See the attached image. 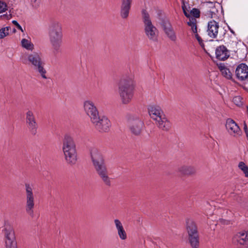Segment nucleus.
Listing matches in <instances>:
<instances>
[{
	"label": "nucleus",
	"instance_id": "f257e3e1",
	"mask_svg": "<svg viewBox=\"0 0 248 248\" xmlns=\"http://www.w3.org/2000/svg\"><path fill=\"white\" fill-rule=\"evenodd\" d=\"M91 155L96 173L105 185L110 186L111 178L108 176V171L102 155L97 149L93 148L91 151Z\"/></svg>",
	"mask_w": 248,
	"mask_h": 248
},
{
	"label": "nucleus",
	"instance_id": "f03ea898",
	"mask_svg": "<svg viewBox=\"0 0 248 248\" xmlns=\"http://www.w3.org/2000/svg\"><path fill=\"white\" fill-rule=\"evenodd\" d=\"M48 36L54 52H60L62 43L63 33L62 24L58 21L50 22L48 26Z\"/></svg>",
	"mask_w": 248,
	"mask_h": 248
},
{
	"label": "nucleus",
	"instance_id": "7ed1b4c3",
	"mask_svg": "<svg viewBox=\"0 0 248 248\" xmlns=\"http://www.w3.org/2000/svg\"><path fill=\"white\" fill-rule=\"evenodd\" d=\"M62 150L66 163L70 166L75 165L78 159L76 145L73 138L69 134L63 137Z\"/></svg>",
	"mask_w": 248,
	"mask_h": 248
},
{
	"label": "nucleus",
	"instance_id": "20e7f679",
	"mask_svg": "<svg viewBox=\"0 0 248 248\" xmlns=\"http://www.w3.org/2000/svg\"><path fill=\"white\" fill-rule=\"evenodd\" d=\"M22 62L23 63L31 65L43 78H47L46 76V71L44 68L45 62L41 53L33 52L27 53L24 57H22Z\"/></svg>",
	"mask_w": 248,
	"mask_h": 248
},
{
	"label": "nucleus",
	"instance_id": "39448f33",
	"mask_svg": "<svg viewBox=\"0 0 248 248\" xmlns=\"http://www.w3.org/2000/svg\"><path fill=\"white\" fill-rule=\"evenodd\" d=\"M133 81L132 78L124 77L118 83V93L124 104L130 102L133 96Z\"/></svg>",
	"mask_w": 248,
	"mask_h": 248
},
{
	"label": "nucleus",
	"instance_id": "423d86ee",
	"mask_svg": "<svg viewBox=\"0 0 248 248\" xmlns=\"http://www.w3.org/2000/svg\"><path fill=\"white\" fill-rule=\"evenodd\" d=\"M142 20L144 31L147 38L151 41L157 42L159 35L158 30L152 23L150 16L147 13L143 12Z\"/></svg>",
	"mask_w": 248,
	"mask_h": 248
},
{
	"label": "nucleus",
	"instance_id": "0eeeda50",
	"mask_svg": "<svg viewBox=\"0 0 248 248\" xmlns=\"http://www.w3.org/2000/svg\"><path fill=\"white\" fill-rule=\"evenodd\" d=\"M186 231L188 233V239L192 248H198L199 247V236L197 225L192 219H187L186 221Z\"/></svg>",
	"mask_w": 248,
	"mask_h": 248
},
{
	"label": "nucleus",
	"instance_id": "6e6552de",
	"mask_svg": "<svg viewBox=\"0 0 248 248\" xmlns=\"http://www.w3.org/2000/svg\"><path fill=\"white\" fill-rule=\"evenodd\" d=\"M25 210L30 216L34 215L35 207V195L33 192L32 186L29 183L25 184Z\"/></svg>",
	"mask_w": 248,
	"mask_h": 248
},
{
	"label": "nucleus",
	"instance_id": "1a4fd4ad",
	"mask_svg": "<svg viewBox=\"0 0 248 248\" xmlns=\"http://www.w3.org/2000/svg\"><path fill=\"white\" fill-rule=\"evenodd\" d=\"M95 128L99 132H107L109 130L111 126V123L108 119L106 116H99L91 121Z\"/></svg>",
	"mask_w": 248,
	"mask_h": 248
},
{
	"label": "nucleus",
	"instance_id": "9d476101",
	"mask_svg": "<svg viewBox=\"0 0 248 248\" xmlns=\"http://www.w3.org/2000/svg\"><path fill=\"white\" fill-rule=\"evenodd\" d=\"M25 122L27 126L32 135H35L37 132L38 124L33 112L28 110L25 114Z\"/></svg>",
	"mask_w": 248,
	"mask_h": 248
},
{
	"label": "nucleus",
	"instance_id": "9b49d317",
	"mask_svg": "<svg viewBox=\"0 0 248 248\" xmlns=\"http://www.w3.org/2000/svg\"><path fill=\"white\" fill-rule=\"evenodd\" d=\"M83 109L86 114L90 117L91 121L99 115V112L93 102L86 100L83 103Z\"/></svg>",
	"mask_w": 248,
	"mask_h": 248
},
{
	"label": "nucleus",
	"instance_id": "f8f14e48",
	"mask_svg": "<svg viewBox=\"0 0 248 248\" xmlns=\"http://www.w3.org/2000/svg\"><path fill=\"white\" fill-rule=\"evenodd\" d=\"M225 127L231 136L234 138H238L241 136L242 132L240 128L232 119L231 118L227 119Z\"/></svg>",
	"mask_w": 248,
	"mask_h": 248
},
{
	"label": "nucleus",
	"instance_id": "ddd939ff",
	"mask_svg": "<svg viewBox=\"0 0 248 248\" xmlns=\"http://www.w3.org/2000/svg\"><path fill=\"white\" fill-rule=\"evenodd\" d=\"M5 244L16 242L15 230L9 223H5L2 230Z\"/></svg>",
	"mask_w": 248,
	"mask_h": 248
},
{
	"label": "nucleus",
	"instance_id": "4468645a",
	"mask_svg": "<svg viewBox=\"0 0 248 248\" xmlns=\"http://www.w3.org/2000/svg\"><path fill=\"white\" fill-rule=\"evenodd\" d=\"M129 129L131 132L136 136L140 134L143 123L138 117H133L129 120Z\"/></svg>",
	"mask_w": 248,
	"mask_h": 248
},
{
	"label": "nucleus",
	"instance_id": "2eb2a0df",
	"mask_svg": "<svg viewBox=\"0 0 248 248\" xmlns=\"http://www.w3.org/2000/svg\"><path fill=\"white\" fill-rule=\"evenodd\" d=\"M160 25L167 37L172 41H175L176 35L170 22L168 20H163Z\"/></svg>",
	"mask_w": 248,
	"mask_h": 248
},
{
	"label": "nucleus",
	"instance_id": "dca6fc26",
	"mask_svg": "<svg viewBox=\"0 0 248 248\" xmlns=\"http://www.w3.org/2000/svg\"><path fill=\"white\" fill-rule=\"evenodd\" d=\"M210 6L207 9L205 16L211 18L218 19L220 16L219 14V10L221 8V6L218 3H210Z\"/></svg>",
	"mask_w": 248,
	"mask_h": 248
},
{
	"label": "nucleus",
	"instance_id": "f3484780",
	"mask_svg": "<svg viewBox=\"0 0 248 248\" xmlns=\"http://www.w3.org/2000/svg\"><path fill=\"white\" fill-rule=\"evenodd\" d=\"M218 29L219 25L218 22L215 20L209 21L207 30L208 35L212 38H216L217 36Z\"/></svg>",
	"mask_w": 248,
	"mask_h": 248
},
{
	"label": "nucleus",
	"instance_id": "a211bd4d",
	"mask_svg": "<svg viewBox=\"0 0 248 248\" xmlns=\"http://www.w3.org/2000/svg\"><path fill=\"white\" fill-rule=\"evenodd\" d=\"M132 0H121L120 16L123 19H126L129 14Z\"/></svg>",
	"mask_w": 248,
	"mask_h": 248
},
{
	"label": "nucleus",
	"instance_id": "6ab92c4d",
	"mask_svg": "<svg viewBox=\"0 0 248 248\" xmlns=\"http://www.w3.org/2000/svg\"><path fill=\"white\" fill-rule=\"evenodd\" d=\"M236 76L240 80H244L248 78V66L245 63L239 64L235 70Z\"/></svg>",
	"mask_w": 248,
	"mask_h": 248
},
{
	"label": "nucleus",
	"instance_id": "aec40b11",
	"mask_svg": "<svg viewBox=\"0 0 248 248\" xmlns=\"http://www.w3.org/2000/svg\"><path fill=\"white\" fill-rule=\"evenodd\" d=\"M234 239L238 244L248 247V231H242L237 232Z\"/></svg>",
	"mask_w": 248,
	"mask_h": 248
},
{
	"label": "nucleus",
	"instance_id": "412c9836",
	"mask_svg": "<svg viewBox=\"0 0 248 248\" xmlns=\"http://www.w3.org/2000/svg\"><path fill=\"white\" fill-rule=\"evenodd\" d=\"M216 58L220 61H225L230 56L229 51L224 45L217 46L216 49Z\"/></svg>",
	"mask_w": 248,
	"mask_h": 248
},
{
	"label": "nucleus",
	"instance_id": "4be33fe9",
	"mask_svg": "<svg viewBox=\"0 0 248 248\" xmlns=\"http://www.w3.org/2000/svg\"><path fill=\"white\" fill-rule=\"evenodd\" d=\"M148 111L151 118L155 122L165 115L163 110L158 106L150 107L149 108Z\"/></svg>",
	"mask_w": 248,
	"mask_h": 248
},
{
	"label": "nucleus",
	"instance_id": "5701e85b",
	"mask_svg": "<svg viewBox=\"0 0 248 248\" xmlns=\"http://www.w3.org/2000/svg\"><path fill=\"white\" fill-rule=\"evenodd\" d=\"M155 124L159 129L165 131H169L171 126V123L165 115L156 121Z\"/></svg>",
	"mask_w": 248,
	"mask_h": 248
},
{
	"label": "nucleus",
	"instance_id": "b1692460",
	"mask_svg": "<svg viewBox=\"0 0 248 248\" xmlns=\"http://www.w3.org/2000/svg\"><path fill=\"white\" fill-rule=\"evenodd\" d=\"M178 170L183 174L190 175L195 173V170L192 166H182L178 168Z\"/></svg>",
	"mask_w": 248,
	"mask_h": 248
},
{
	"label": "nucleus",
	"instance_id": "393cba45",
	"mask_svg": "<svg viewBox=\"0 0 248 248\" xmlns=\"http://www.w3.org/2000/svg\"><path fill=\"white\" fill-rule=\"evenodd\" d=\"M219 69L221 71L222 75L227 79H231L232 78V74L229 68H228L224 64H220L218 66Z\"/></svg>",
	"mask_w": 248,
	"mask_h": 248
},
{
	"label": "nucleus",
	"instance_id": "a878e982",
	"mask_svg": "<svg viewBox=\"0 0 248 248\" xmlns=\"http://www.w3.org/2000/svg\"><path fill=\"white\" fill-rule=\"evenodd\" d=\"M21 43L22 46L28 50H32L34 48L33 44L28 39H22Z\"/></svg>",
	"mask_w": 248,
	"mask_h": 248
},
{
	"label": "nucleus",
	"instance_id": "bb28decb",
	"mask_svg": "<svg viewBox=\"0 0 248 248\" xmlns=\"http://www.w3.org/2000/svg\"><path fill=\"white\" fill-rule=\"evenodd\" d=\"M197 20L194 17H191L189 19V21H187V25L191 27V30L193 33H197V27L196 25Z\"/></svg>",
	"mask_w": 248,
	"mask_h": 248
},
{
	"label": "nucleus",
	"instance_id": "cd10ccee",
	"mask_svg": "<svg viewBox=\"0 0 248 248\" xmlns=\"http://www.w3.org/2000/svg\"><path fill=\"white\" fill-rule=\"evenodd\" d=\"M238 168L245 174V176L248 178V167L244 162H240L238 164Z\"/></svg>",
	"mask_w": 248,
	"mask_h": 248
},
{
	"label": "nucleus",
	"instance_id": "c85d7f7f",
	"mask_svg": "<svg viewBox=\"0 0 248 248\" xmlns=\"http://www.w3.org/2000/svg\"><path fill=\"white\" fill-rule=\"evenodd\" d=\"M190 17L196 18H199L200 16V11L199 9L196 8H193L189 12Z\"/></svg>",
	"mask_w": 248,
	"mask_h": 248
},
{
	"label": "nucleus",
	"instance_id": "c756f323",
	"mask_svg": "<svg viewBox=\"0 0 248 248\" xmlns=\"http://www.w3.org/2000/svg\"><path fill=\"white\" fill-rule=\"evenodd\" d=\"M182 7V9H183L184 14L185 15V16L186 17H187V18H188L189 19L190 18H191L190 17V14H189V12L191 10L190 7H187L184 3H183V4Z\"/></svg>",
	"mask_w": 248,
	"mask_h": 248
},
{
	"label": "nucleus",
	"instance_id": "7c9ffc66",
	"mask_svg": "<svg viewBox=\"0 0 248 248\" xmlns=\"http://www.w3.org/2000/svg\"><path fill=\"white\" fill-rule=\"evenodd\" d=\"M114 222L115 227L117 229V232H119L120 231L124 229V227L123 226L122 222L118 219H114Z\"/></svg>",
	"mask_w": 248,
	"mask_h": 248
},
{
	"label": "nucleus",
	"instance_id": "2f4dec72",
	"mask_svg": "<svg viewBox=\"0 0 248 248\" xmlns=\"http://www.w3.org/2000/svg\"><path fill=\"white\" fill-rule=\"evenodd\" d=\"M118 234L121 240H124L127 238L126 232L124 228L118 232Z\"/></svg>",
	"mask_w": 248,
	"mask_h": 248
},
{
	"label": "nucleus",
	"instance_id": "473e14b6",
	"mask_svg": "<svg viewBox=\"0 0 248 248\" xmlns=\"http://www.w3.org/2000/svg\"><path fill=\"white\" fill-rule=\"evenodd\" d=\"M242 97L240 96H236L233 98V102L237 106H240L242 104Z\"/></svg>",
	"mask_w": 248,
	"mask_h": 248
},
{
	"label": "nucleus",
	"instance_id": "72a5a7b5",
	"mask_svg": "<svg viewBox=\"0 0 248 248\" xmlns=\"http://www.w3.org/2000/svg\"><path fill=\"white\" fill-rule=\"evenodd\" d=\"M7 10V5L5 2L0 1V13H2Z\"/></svg>",
	"mask_w": 248,
	"mask_h": 248
},
{
	"label": "nucleus",
	"instance_id": "f704fd0d",
	"mask_svg": "<svg viewBox=\"0 0 248 248\" xmlns=\"http://www.w3.org/2000/svg\"><path fill=\"white\" fill-rule=\"evenodd\" d=\"M31 1L32 6L35 8H37L41 2V0H31Z\"/></svg>",
	"mask_w": 248,
	"mask_h": 248
},
{
	"label": "nucleus",
	"instance_id": "c9c22d12",
	"mask_svg": "<svg viewBox=\"0 0 248 248\" xmlns=\"http://www.w3.org/2000/svg\"><path fill=\"white\" fill-rule=\"evenodd\" d=\"M5 248H17V243L14 242L5 244Z\"/></svg>",
	"mask_w": 248,
	"mask_h": 248
},
{
	"label": "nucleus",
	"instance_id": "e433bc0d",
	"mask_svg": "<svg viewBox=\"0 0 248 248\" xmlns=\"http://www.w3.org/2000/svg\"><path fill=\"white\" fill-rule=\"evenodd\" d=\"M8 35V32H6L3 28L0 29V39L3 38Z\"/></svg>",
	"mask_w": 248,
	"mask_h": 248
},
{
	"label": "nucleus",
	"instance_id": "4c0bfd02",
	"mask_svg": "<svg viewBox=\"0 0 248 248\" xmlns=\"http://www.w3.org/2000/svg\"><path fill=\"white\" fill-rule=\"evenodd\" d=\"M194 33H195V37L197 39V40H198V41L199 42L200 45L201 46H203L204 44H203L202 40L201 38V37L199 35V34L197 33V32Z\"/></svg>",
	"mask_w": 248,
	"mask_h": 248
},
{
	"label": "nucleus",
	"instance_id": "58836bf2",
	"mask_svg": "<svg viewBox=\"0 0 248 248\" xmlns=\"http://www.w3.org/2000/svg\"><path fill=\"white\" fill-rule=\"evenodd\" d=\"M12 23L16 27V28L21 31L22 32H23V30L21 27V26L18 23V22L16 20H13Z\"/></svg>",
	"mask_w": 248,
	"mask_h": 248
},
{
	"label": "nucleus",
	"instance_id": "ea45409f",
	"mask_svg": "<svg viewBox=\"0 0 248 248\" xmlns=\"http://www.w3.org/2000/svg\"><path fill=\"white\" fill-rule=\"evenodd\" d=\"M244 130L246 135L247 138L248 140V128L246 124H244Z\"/></svg>",
	"mask_w": 248,
	"mask_h": 248
},
{
	"label": "nucleus",
	"instance_id": "a19ab883",
	"mask_svg": "<svg viewBox=\"0 0 248 248\" xmlns=\"http://www.w3.org/2000/svg\"><path fill=\"white\" fill-rule=\"evenodd\" d=\"M5 29V31L6 32H8V34H9V31L11 30V27L10 26H7L6 27L3 28Z\"/></svg>",
	"mask_w": 248,
	"mask_h": 248
},
{
	"label": "nucleus",
	"instance_id": "79ce46f5",
	"mask_svg": "<svg viewBox=\"0 0 248 248\" xmlns=\"http://www.w3.org/2000/svg\"><path fill=\"white\" fill-rule=\"evenodd\" d=\"M230 31L231 32H232L233 34H235L234 31L232 30V29H230Z\"/></svg>",
	"mask_w": 248,
	"mask_h": 248
},
{
	"label": "nucleus",
	"instance_id": "37998d69",
	"mask_svg": "<svg viewBox=\"0 0 248 248\" xmlns=\"http://www.w3.org/2000/svg\"><path fill=\"white\" fill-rule=\"evenodd\" d=\"M16 31V30L15 29H13V32H15Z\"/></svg>",
	"mask_w": 248,
	"mask_h": 248
}]
</instances>
